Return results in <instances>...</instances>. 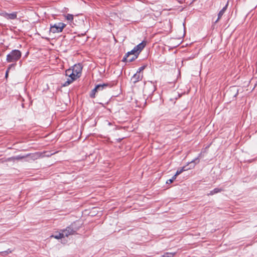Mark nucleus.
Wrapping results in <instances>:
<instances>
[{
  "mask_svg": "<svg viewBox=\"0 0 257 257\" xmlns=\"http://www.w3.org/2000/svg\"><path fill=\"white\" fill-rule=\"evenodd\" d=\"M146 45V42L145 41H143L135 46L133 50L125 54L123 58L122 61H124L125 60H127V57H129L130 56L132 55H135L136 54H138V56L140 52L144 49Z\"/></svg>",
  "mask_w": 257,
  "mask_h": 257,
  "instance_id": "obj_1",
  "label": "nucleus"
},
{
  "mask_svg": "<svg viewBox=\"0 0 257 257\" xmlns=\"http://www.w3.org/2000/svg\"><path fill=\"white\" fill-rule=\"evenodd\" d=\"M22 53L19 50H13L7 55L6 60L8 62L16 63L21 57Z\"/></svg>",
  "mask_w": 257,
  "mask_h": 257,
  "instance_id": "obj_2",
  "label": "nucleus"
},
{
  "mask_svg": "<svg viewBox=\"0 0 257 257\" xmlns=\"http://www.w3.org/2000/svg\"><path fill=\"white\" fill-rule=\"evenodd\" d=\"M66 25L63 23H58L53 25H51L50 31L53 33L61 32Z\"/></svg>",
  "mask_w": 257,
  "mask_h": 257,
  "instance_id": "obj_3",
  "label": "nucleus"
},
{
  "mask_svg": "<svg viewBox=\"0 0 257 257\" xmlns=\"http://www.w3.org/2000/svg\"><path fill=\"white\" fill-rule=\"evenodd\" d=\"M77 230V229L74 227V225L71 224L65 229L62 230V232L64 234L65 237H68L69 235L74 234Z\"/></svg>",
  "mask_w": 257,
  "mask_h": 257,
  "instance_id": "obj_4",
  "label": "nucleus"
},
{
  "mask_svg": "<svg viewBox=\"0 0 257 257\" xmlns=\"http://www.w3.org/2000/svg\"><path fill=\"white\" fill-rule=\"evenodd\" d=\"M17 12H13L11 14L7 13L6 12L2 13L1 15L8 20H15L17 18Z\"/></svg>",
  "mask_w": 257,
  "mask_h": 257,
  "instance_id": "obj_5",
  "label": "nucleus"
},
{
  "mask_svg": "<svg viewBox=\"0 0 257 257\" xmlns=\"http://www.w3.org/2000/svg\"><path fill=\"white\" fill-rule=\"evenodd\" d=\"M82 69V67L81 64L80 63L75 64L72 69L73 72L75 73V76H77V77H80L81 74Z\"/></svg>",
  "mask_w": 257,
  "mask_h": 257,
  "instance_id": "obj_6",
  "label": "nucleus"
},
{
  "mask_svg": "<svg viewBox=\"0 0 257 257\" xmlns=\"http://www.w3.org/2000/svg\"><path fill=\"white\" fill-rule=\"evenodd\" d=\"M143 75L141 73L136 72L132 78V81L134 83H136L139 81L141 80L143 78Z\"/></svg>",
  "mask_w": 257,
  "mask_h": 257,
  "instance_id": "obj_7",
  "label": "nucleus"
},
{
  "mask_svg": "<svg viewBox=\"0 0 257 257\" xmlns=\"http://www.w3.org/2000/svg\"><path fill=\"white\" fill-rule=\"evenodd\" d=\"M228 7V3L226 4V5L219 11L218 14V18L216 20L215 23H217L219 20L221 19L225 12L226 11L227 8Z\"/></svg>",
  "mask_w": 257,
  "mask_h": 257,
  "instance_id": "obj_8",
  "label": "nucleus"
},
{
  "mask_svg": "<svg viewBox=\"0 0 257 257\" xmlns=\"http://www.w3.org/2000/svg\"><path fill=\"white\" fill-rule=\"evenodd\" d=\"M222 191H223V189L221 188H215L213 190L210 191V192L208 194V195H213L215 194L219 193Z\"/></svg>",
  "mask_w": 257,
  "mask_h": 257,
  "instance_id": "obj_9",
  "label": "nucleus"
},
{
  "mask_svg": "<svg viewBox=\"0 0 257 257\" xmlns=\"http://www.w3.org/2000/svg\"><path fill=\"white\" fill-rule=\"evenodd\" d=\"M201 153L199 154V156H198V157H197L196 158H195L194 160H193V161H192L189 164L191 165H190V167H194L195 166V164H192L193 163H198L199 162V158L200 157H201Z\"/></svg>",
  "mask_w": 257,
  "mask_h": 257,
  "instance_id": "obj_10",
  "label": "nucleus"
},
{
  "mask_svg": "<svg viewBox=\"0 0 257 257\" xmlns=\"http://www.w3.org/2000/svg\"><path fill=\"white\" fill-rule=\"evenodd\" d=\"M64 237H65L64 235L62 233V232H59V233H58L57 234L52 235L51 236V237H53L56 239H60V238H63Z\"/></svg>",
  "mask_w": 257,
  "mask_h": 257,
  "instance_id": "obj_11",
  "label": "nucleus"
},
{
  "mask_svg": "<svg viewBox=\"0 0 257 257\" xmlns=\"http://www.w3.org/2000/svg\"><path fill=\"white\" fill-rule=\"evenodd\" d=\"M96 86H100V87L98 88V91L100 90H103L104 88H106L108 86H111L108 83H103L102 84H98Z\"/></svg>",
  "mask_w": 257,
  "mask_h": 257,
  "instance_id": "obj_12",
  "label": "nucleus"
},
{
  "mask_svg": "<svg viewBox=\"0 0 257 257\" xmlns=\"http://www.w3.org/2000/svg\"><path fill=\"white\" fill-rule=\"evenodd\" d=\"M138 54L133 55V56H132V57H131V56H130L129 57H127V60H125V61H124V62H132L134 60H135L136 59H137L138 58Z\"/></svg>",
  "mask_w": 257,
  "mask_h": 257,
  "instance_id": "obj_13",
  "label": "nucleus"
},
{
  "mask_svg": "<svg viewBox=\"0 0 257 257\" xmlns=\"http://www.w3.org/2000/svg\"><path fill=\"white\" fill-rule=\"evenodd\" d=\"M100 87V86H96L95 88L91 91V93L90 95L91 98L95 97V94L98 91V88Z\"/></svg>",
  "mask_w": 257,
  "mask_h": 257,
  "instance_id": "obj_14",
  "label": "nucleus"
},
{
  "mask_svg": "<svg viewBox=\"0 0 257 257\" xmlns=\"http://www.w3.org/2000/svg\"><path fill=\"white\" fill-rule=\"evenodd\" d=\"M16 63H13V64H12L11 65H9V66L8 67V68H7V70L6 71V75H5V77L6 78H7L8 77V73H9V72L10 71V70L12 68H15V66H16Z\"/></svg>",
  "mask_w": 257,
  "mask_h": 257,
  "instance_id": "obj_15",
  "label": "nucleus"
},
{
  "mask_svg": "<svg viewBox=\"0 0 257 257\" xmlns=\"http://www.w3.org/2000/svg\"><path fill=\"white\" fill-rule=\"evenodd\" d=\"M176 252H165L163 255H162V257H173L175 255Z\"/></svg>",
  "mask_w": 257,
  "mask_h": 257,
  "instance_id": "obj_16",
  "label": "nucleus"
},
{
  "mask_svg": "<svg viewBox=\"0 0 257 257\" xmlns=\"http://www.w3.org/2000/svg\"><path fill=\"white\" fill-rule=\"evenodd\" d=\"M65 19L70 22H72L73 20V15L72 14H68L65 16Z\"/></svg>",
  "mask_w": 257,
  "mask_h": 257,
  "instance_id": "obj_17",
  "label": "nucleus"
},
{
  "mask_svg": "<svg viewBox=\"0 0 257 257\" xmlns=\"http://www.w3.org/2000/svg\"><path fill=\"white\" fill-rule=\"evenodd\" d=\"M69 77L70 78L69 79L71 80H72V81L76 80L77 78L79 77H77V76H75V73H74L73 72L70 76H69Z\"/></svg>",
  "mask_w": 257,
  "mask_h": 257,
  "instance_id": "obj_18",
  "label": "nucleus"
},
{
  "mask_svg": "<svg viewBox=\"0 0 257 257\" xmlns=\"http://www.w3.org/2000/svg\"><path fill=\"white\" fill-rule=\"evenodd\" d=\"M30 155H31L30 154H28L26 156V157L30 156ZM25 157H26V156L19 155V156H17L14 157L13 159H15V160H20V159H24Z\"/></svg>",
  "mask_w": 257,
  "mask_h": 257,
  "instance_id": "obj_19",
  "label": "nucleus"
},
{
  "mask_svg": "<svg viewBox=\"0 0 257 257\" xmlns=\"http://www.w3.org/2000/svg\"><path fill=\"white\" fill-rule=\"evenodd\" d=\"M73 73V71L72 69H68L66 70L65 74L66 76H70Z\"/></svg>",
  "mask_w": 257,
  "mask_h": 257,
  "instance_id": "obj_20",
  "label": "nucleus"
},
{
  "mask_svg": "<svg viewBox=\"0 0 257 257\" xmlns=\"http://www.w3.org/2000/svg\"><path fill=\"white\" fill-rule=\"evenodd\" d=\"M176 177L175 175H174L172 177L171 179H169L167 181L166 183H167V184H171V183H172L174 181V180H175L176 179Z\"/></svg>",
  "mask_w": 257,
  "mask_h": 257,
  "instance_id": "obj_21",
  "label": "nucleus"
},
{
  "mask_svg": "<svg viewBox=\"0 0 257 257\" xmlns=\"http://www.w3.org/2000/svg\"><path fill=\"white\" fill-rule=\"evenodd\" d=\"M146 67V65H143V66H141V67H140L139 68V69L137 72L141 73V72L143 71L145 69Z\"/></svg>",
  "mask_w": 257,
  "mask_h": 257,
  "instance_id": "obj_22",
  "label": "nucleus"
},
{
  "mask_svg": "<svg viewBox=\"0 0 257 257\" xmlns=\"http://www.w3.org/2000/svg\"><path fill=\"white\" fill-rule=\"evenodd\" d=\"M73 81L71 80L70 79H68L65 82V83L63 84L64 86H66L69 85L70 83H71Z\"/></svg>",
  "mask_w": 257,
  "mask_h": 257,
  "instance_id": "obj_23",
  "label": "nucleus"
},
{
  "mask_svg": "<svg viewBox=\"0 0 257 257\" xmlns=\"http://www.w3.org/2000/svg\"><path fill=\"white\" fill-rule=\"evenodd\" d=\"M12 250H11L10 249H8V250H6V251H3V252H2V253H3V254H9V253H12Z\"/></svg>",
  "mask_w": 257,
  "mask_h": 257,
  "instance_id": "obj_24",
  "label": "nucleus"
},
{
  "mask_svg": "<svg viewBox=\"0 0 257 257\" xmlns=\"http://www.w3.org/2000/svg\"><path fill=\"white\" fill-rule=\"evenodd\" d=\"M182 173V170H180V169H178L176 174L174 175L176 177H177V176H178L179 175H180L181 173Z\"/></svg>",
  "mask_w": 257,
  "mask_h": 257,
  "instance_id": "obj_25",
  "label": "nucleus"
},
{
  "mask_svg": "<svg viewBox=\"0 0 257 257\" xmlns=\"http://www.w3.org/2000/svg\"><path fill=\"white\" fill-rule=\"evenodd\" d=\"M189 169H190V168H187L186 166H184V167H183L181 168L180 169L182 170V171L183 172V171H187V170H188Z\"/></svg>",
  "mask_w": 257,
  "mask_h": 257,
  "instance_id": "obj_26",
  "label": "nucleus"
},
{
  "mask_svg": "<svg viewBox=\"0 0 257 257\" xmlns=\"http://www.w3.org/2000/svg\"><path fill=\"white\" fill-rule=\"evenodd\" d=\"M151 85L152 87L151 91L152 92H153L156 90L155 86L154 84H153L152 83H151Z\"/></svg>",
  "mask_w": 257,
  "mask_h": 257,
  "instance_id": "obj_27",
  "label": "nucleus"
},
{
  "mask_svg": "<svg viewBox=\"0 0 257 257\" xmlns=\"http://www.w3.org/2000/svg\"><path fill=\"white\" fill-rule=\"evenodd\" d=\"M35 156H36V155H33L32 156V159H33V160H35Z\"/></svg>",
  "mask_w": 257,
  "mask_h": 257,
  "instance_id": "obj_28",
  "label": "nucleus"
}]
</instances>
